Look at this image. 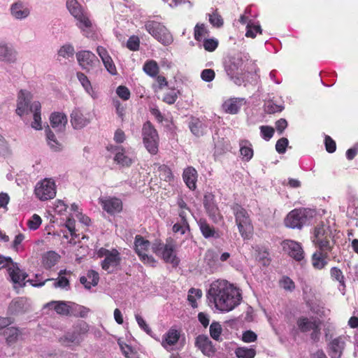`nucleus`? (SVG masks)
<instances>
[{"label":"nucleus","mask_w":358,"mask_h":358,"mask_svg":"<svg viewBox=\"0 0 358 358\" xmlns=\"http://www.w3.org/2000/svg\"><path fill=\"white\" fill-rule=\"evenodd\" d=\"M208 299L221 311H230L237 306L242 297L238 289L225 280L215 281L210 285Z\"/></svg>","instance_id":"1"},{"label":"nucleus","mask_w":358,"mask_h":358,"mask_svg":"<svg viewBox=\"0 0 358 358\" xmlns=\"http://www.w3.org/2000/svg\"><path fill=\"white\" fill-rule=\"evenodd\" d=\"M31 99V94L26 90H21L18 94L16 113L22 116L25 113H33L34 121L31 123V127L40 130L42 129L41 103L38 101H34L30 104Z\"/></svg>","instance_id":"2"},{"label":"nucleus","mask_w":358,"mask_h":358,"mask_svg":"<svg viewBox=\"0 0 358 358\" xmlns=\"http://www.w3.org/2000/svg\"><path fill=\"white\" fill-rule=\"evenodd\" d=\"M243 58L241 53L230 57L224 62V70L231 80L236 85H241L244 80L242 77Z\"/></svg>","instance_id":"3"},{"label":"nucleus","mask_w":358,"mask_h":358,"mask_svg":"<svg viewBox=\"0 0 358 358\" xmlns=\"http://www.w3.org/2000/svg\"><path fill=\"white\" fill-rule=\"evenodd\" d=\"M145 29L155 39L164 45H169L173 42V36L166 27L159 22L148 21L145 24Z\"/></svg>","instance_id":"4"},{"label":"nucleus","mask_w":358,"mask_h":358,"mask_svg":"<svg viewBox=\"0 0 358 358\" xmlns=\"http://www.w3.org/2000/svg\"><path fill=\"white\" fill-rule=\"evenodd\" d=\"M142 136L146 150L151 155H156L158 152L159 136L150 122L148 121L143 124Z\"/></svg>","instance_id":"5"},{"label":"nucleus","mask_w":358,"mask_h":358,"mask_svg":"<svg viewBox=\"0 0 358 358\" xmlns=\"http://www.w3.org/2000/svg\"><path fill=\"white\" fill-rule=\"evenodd\" d=\"M66 7L70 13L77 20V26L83 32V34L88 37V31L92 26L91 21L83 13L82 8L77 0H67Z\"/></svg>","instance_id":"6"},{"label":"nucleus","mask_w":358,"mask_h":358,"mask_svg":"<svg viewBox=\"0 0 358 358\" xmlns=\"http://www.w3.org/2000/svg\"><path fill=\"white\" fill-rule=\"evenodd\" d=\"M316 215V211L311 208H295L290 211L285 218V224H305L310 222Z\"/></svg>","instance_id":"7"},{"label":"nucleus","mask_w":358,"mask_h":358,"mask_svg":"<svg viewBox=\"0 0 358 358\" xmlns=\"http://www.w3.org/2000/svg\"><path fill=\"white\" fill-rule=\"evenodd\" d=\"M34 192L36 197L41 201L51 199L56 195L55 183L50 179H44L37 183Z\"/></svg>","instance_id":"8"},{"label":"nucleus","mask_w":358,"mask_h":358,"mask_svg":"<svg viewBox=\"0 0 358 358\" xmlns=\"http://www.w3.org/2000/svg\"><path fill=\"white\" fill-rule=\"evenodd\" d=\"M98 202L102 209L111 215L120 213L123 209L122 201L116 196H101L98 199Z\"/></svg>","instance_id":"9"},{"label":"nucleus","mask_w":358,"mask_h":358,"mask_svg":"<svg viewBox=\"0 0 358 358\" xmlns=\"http://www.w3.org/2000/svg\"><path fill=\"white\" fill-rule=\"evenodd\" d=\"M150 241L145 240L141 236L137 235L135 237L134 248L136 252L140 257L141 259L145 264H149L154 266L155 260L152 256H148L145 253L150 247Z\"/></svg>","instance_id":"10"},{"label":"nucleus","mask_w":358,"mask_h":358,"mask_svg":"<svg viewBox=\"0 0 358 358\" xmlns=\"http://www.w3.org/2000/svg\"><path fill=\"white\" fill-rule=\"evenodd\" d=\"M76 58L83 69L89 71L91 67L99 63L96 56L90 51L83 50L76 53Z\"/></svg>","instance_id":"11"},{"label":"nucleus","mask_w":358,"mask_h":358,"mask_svg":"<svg viewBox=\"0 0 358 358\" xmlns=\"http://www.w3.org/2000/svg\"><path fill=\"white\" fill-rule=\"evenodd\" d=\"M282 246L284 252L296 261H301L303 259V250L297 242L285 240L282 242Z\"/></svg>","instance_id":"12"},{"label":"nucleus","mask_w":358,"mask_h":358,"mask_svg":"<svg viewBox=\"0 0 358 358\" xmlns=\"http://www.w3.org/2000/svg\"><path fill=\"white\" fill-rule=\"evenodd\" d=\"M195 345L204 355L208 357L213 356L216 351L212 341L206 335H199L196 338Z\"/></svg>","instance_id":"13"},{"label":"nucleus","mask_w":358,"mask_h":358,"mask_svg":"<svg viewBox=\"0 0 358 358\" xmlns=\"http://www.w3.org/2000/svg\"><path fill=\"white\" fill-rule=\"evenodd\" d=\"M10 12L13 17L18 20H22L29 15L30 9L24 2L18 0L11 4Z\"/></svg>","instance_id":"14"},{"label":"nucleus","mask_w":358,"mask_h":358,"mask_svg":"<svg viewBox=\"0 0 358 358\" xmlns=\"http://www.w3.org/2000/svg\"><path fill=\"white\" fill-rule=\"evenodd\" d=\"M120 252L116 249H113V252L102 261L101 267L103 270L110 273L120 264Z\"/></svg>","instance_id":"15"},{"label":"nucleus","mask_w":358,"mask_h":358,"mask_svg":"<svg viewBox=\"0 0 358 358\" xmlns=\"http://www.w3.org/2000/svg\"><path fill=\"white\" fill-rule=\"evenodd\" d=\"M203 203L213 221L217 222L218 208L215 203V195L211 192H206L203 196Z\"/></svg>","instance_id":"16"},{"label":"nucleus","mask_w":358,"mask_h":358,"mask_svg":"<svg viewBox=\"0 0 358 358\" xmlns=\"http://www.w3.org/2000/svg\"><path fill=\"white\" fill-rule=\"evenodd\" d=\"M71 213L69 216L66 217L65 224H75L76 222L80 224H89L90 222V217L80 210L77 204H71Z\"/></svg>","instance_id":"17"},{"label":"nucleus","mask_w":358,"mask_h":358,"mask_svg":"<svg viewBox=\"0 0 358 358\" xmlns=\"http://www.w3.org/2000/svg\"><path fill=\"white\" fill-rule=\"evenodd\" d=\"M67 117L64 113L55 112L50 117V125L57 132H63L67 124Z\"/></svg>","instance_id":"18"},{"label":"nucleus","mask_w":358,"mask_h":358,"mask_svg":"<svg viewBox=\"0 0 358 358\" xmlns=\"http://www.w3.org/2000/svg\"><path fill=\"white\" fill-rule=\"evenodd\" d=\"M17 59V52L8 44L0 42V61L14 63Z\"/></svg>","instance_id":"19"},{"label":"nucleus","mask_w":358,"mask_h":358,"mask_svg":"<svg viewBox=\"0 0 358 358\" xmlns=\"http://www.w3.org/2000/svg\"><path fill=\"white\" fill-rule=\"evenodd\" d=\"M174 252V245L171 243H167L165 244V248H164L162 253L159 255L162 257L163 259L166 263H170L173 265V267H176L179 264V259L176 257Z\"/></svg>","instance_id":"20"},{"label":"nucleus","mask_w":358,"mask_h":358,"mask_svg":"<svg viewBox=\"0 0 358 358\" xmlns=\"http://www.w3.org/2000/svg\"><path fill=\"white\" fill-rule=\"evenodd\" d=\"M177 205L179 208L178 214L181 224H188L193 215L181 196H178L177 198Z\"/></svg>","instance_id":"21"},{"label":"nucleus","mask_w":358,"mask_h":358,"mask_svg":"<svg viewBox=\"0 0 358 358\" xmlns=\"http://www.w3.org/2000/svg\"><path fill=\"white\" fill-rule=\"evenodd\" d=\"M197 171L192 166L186 168L182 173V178L186 185L191 190H194L196 187Z\"/></svg>","instance_id":"22"},{"label":"nucleus","mask_w":358,"mask_h":358,"mask_svg":"<svg viewBox=\"0 0 358 358\" xmlns=\"http://www.w3.org/2000/svg\"><path fill=\"white\" fill-rule=\"evenodd\" d=\"M71 123L74 129H80L87 126L90 123V120L83 115L80 110L75 109L71 114Z\"/></svg>","instance_id":"23"},{"label":"nucleus","mask_w":358,"mask_h":358,"mask_svg":"<svg viewBox=\"0 0 358 358\" xmlns=\"http://www.w3.org/2000/svg\"><path fill=\"white\" fill-rule=\"evenodd\" d=\"M243 99L231 98L225 101L222 105L224 110L227 113L236 114L239 111Z\"/></svg>","instance_id":"24"},{"label":"nucleus","mask_w":358,"mask_h":358,"mask_svg":"<svg viewBox=\"0 0 358 358\" xmlns=\"http://www.w3.org/2000/svg\"><path fill=\"white\" fill-rule=\"evenodd\" d=\"M231 208L236 217V224H250V220L245 209L237 203L234 204Z\"/></svg>","instance_id":"25"},{"label":"nucleus","mask_w":358,"mask_h":358,"mask_svg":"<svg viewBox=\"0 0 358 358\" xmlns=\"http://www.w3.org/2000/svg\"><path fill=\"white\" fill-rule=\"evenodd\" d=\"M113 152H115L114 161L123 166H129L132 164V160L124 153V150L121 146H115Z\"/></svg>","instance_id":"26"},{"label":"nucleus","mask_w":358,"mask_h":358,"mask_svg":"<svg viewBox=\"0 0 358 358\" xmlns=\"http://www.w3.org/2000/svg\"><path fill=\"white\" fill-rule=\"evenodd\" d=\"M3 335L7 344L12 345L17 341L20 336V331L17 328L11 327L3 329Z\"/></svg>","instance_id":"27"},{"label":"nucleus","mask_w":358,"mask_h":358,"mask_svg":"<svg viewBox=\"0 0 358 358\" xmlns=\"http://www.w3.org/2000/svg\"><path fill=\"white\" fill-rule=\"evenodd\" d=\"M82 337L76 336V333L72 331L66 332L64 336L59 338V342L65 346H70L71 344L80 345L82 341Z\"/></svg>","instance_id":"28"},{"label":"nucleus","mask_w":358,"mask_h":358,"mask_svg":"<svg viewBox=\"0 0 358 358\" xmlns=\"http://www.w3.org/2000/svg\"><path fill=\"white\" fill-rule=\"evenodd\" d=\"M60 255L55 251H48L43 255L42 262L44 267L47 269L51 268L59 260Z\"/></svg>","instance_id":"29"},{"label":"nucleus","mask_w":358,"mask_h":358,"mask_svg":"<svg viewBox=\"0 0 358 358\" xmlns=\"http://www.w3.org/2000/svg\"><path fill=\"white\" fill-rule=\"evenodd\" d=\"M345 343L341 338L338 337L334 339L330 343L331 356V358H340L343 350L344 349Z\"/></svg>","instance_id":"30"},{"label":"nucleus","mask_w":358,"mask_h":358,"mask_svg":"<svg viewBox=\"0 0 358 358\" xmlns=\"http://www.w3.org/2000/svg\"><path fill=\"white\" fill-rule=\"evenodd\" d=\"M189 128L194 136L199 137L203 136L206 127L199 119L192 117L189 122Z\"/></svg>","instance_id":"31"},{"label":"nucleus","mask_w":358,"mask_h":358,"mask_svg":"<svg viewBox=\"0 0 358 358\" xmlns=\"http://www.w3.org/2000/svg\"><path fill=\"white\" fill-rule=\"evenodd\" d=\"M333 230L330 225H320L315 229V239H330Z\"/></svg>","instance_id":"32"},{"label":"nucleus","mask_w":358,"mask_h":358,"mask_svg":"<svg viewBox=\"0 0 358 358\" xmlns=\"http://www.w3.org/2000/svg\"><path fill=\"white\" fill-rule=\"evenodd\" d=\"M25 303L23 299L13 300L8 306V313L10 315H17L25 312Z\"/></svg>","instance_id":"33"},{"label":"nucleus","mask_w":358,"mask_h":358,"mask_svg":"<svg viewBox=\"0 0 358 358\" xmlns=\"http://www.w3.org/2000/svg\"><path fill=\"white\" fill-rule=\"evenodd\" d=\"M8 271L11 280L15 284L20 283V281L25 280L28 276L26 273L21 271L17 264H14V268L9 267Z\"/></svg>","instance_id":"34"},{"label":"nucleus","mask_w":358,"mask_h":358,"mask_svg":"<svg viewBox=\"0 0 358 358\" xmlns=\"http://www.w3.org/2000/svg\"><path fill=\"white\" fill-rule=\"evenodd\" d=\"M77 78L80 81V84L86 91V92L90 94L93 99H96L97 97L96 93L93 90L91 83L87 78V77L82 72L77 73Z\"/></svg>","instance_id":"35"},{"label":"nucleus","mask_w":358,"mask_h":358,"mask_svg":"<svg viewBox=\"0 0 358 358\" xmlns=\"http://www.w3.org/2000/svg\"><path fill=\"white\" fill-rule=\"evenodd\" d=\"M46 140L48 145L53 151H59L62 150V144L57 140L55 134L49 128L45 129Z\"/></svg>","instance_id":"36"},{"label":"nucleus","mask_w":358,"mask_h":358,"mask_svg":"<svg viewBox=\"0 0 358 358\" xmlns=\"http://www.w3.org/2000/svg\"><path fill=\"white\" fill-rule=\"evenodd\" d=\"M49 306H54L57 313L62 315H69L71 313V308L65 301H52L48 304Z\"/></svg>","instance_id":"37"},{"label":"nucleus","mask_w":358,"mask_h":358,"mask_svg":"<svg viewBox=\"0 0 358 358\" xmlns=\"http://www.w3.org/2000/svg\"><path fill=\"white\" fill-rule=\"evenodd\" d=\"M143 69L145 73L151 77H155L159 72L158 64L154 60L145 62Z\"/></svg>","instance_id":"38"},{"label":"nucleus","mask_w":358,"mask_h":358,"mask_svg":"<svg viewBox=\"0 0 358 358\" xmlns=\"http://www.w3.org/2000/svg\"><path fill=\"white\" fill-rule=\"evenodd\" d=\"M327 256L321 252H316L313 255V266L317 269H321L327 264L325 260Z\"/></svg>","instance_id":"39"},{"label":"nucleus","mask_w":358,"mask_h":358,"mask_svg":"<svg viewBox=\"0 0 358 358\" xmlns=\"http://www.w3.org/2000/svg\"><path fill=\"white\" fill-rule=\"evenodd\" d=\"M235 354L238 358H254L256 351L254 348L239 347L236 350Z\"/></svg>","instance_id":"40"},{"label":"nucleus","mask_w":358,"mask_h":358,"mask_svg":"<svg viewBox=\"0 0 358 358\" xmlns=\"http://www.w3.org/2000/svg\"><path fill=\"white\" fill-rule=\"evenodd\" d=\"M297 325L299 329L302 332H307L312 329L315 328L316 324L315 322H310L306 317H300L297 320Z\"/></svg>","instance_id":"41"},{"label":"nucleus","mask_w":358,"mask_h":358,"mask_svg":"<svg viewBox=\"0 0 358 358\" xmlns=\"http://www.w3.org/2000/svg\"><path fill=\"white\" fill-rule=\"evenodd\" d=\"M210 23L217 28L222 27L224 24L222 16L218 13L217 10H213L212 13L208 14Z\"/></svg>","instance_id":"42"},{"label":"nucleus","mask_w":358,"mask_h":358,"mask_svg":"<svg viewBox=\"0 0 358 358\" xmlns=\"http://www.w3.org/2000/svg\"><path fill=\"white\" fill-rule=\"evenodd\" d=\"M218 254L213 250H208L205 254L204 261L210 266L213 267L218 261Z\"/></svg>","instance_id":"43"},{"label":"nucleus","mask_w":358,"mask_h":358,"mask_svg":"<svg viewBox=\"0 0 358 358\" xmlns=\"http://www.w3.org/2000/svg\"><path fill=\"white\" fill-rule=\"evenodd\" d=\"M257 33H262L260 25H255L250 20L247 24L245 36L247 37L255 38Z\"/></svg>","instance_id":"44"},{"label":"nucleus","mask_w":358,"mask_h":358,"mask_svg":"<svg viewBox=\"0 0 358 358\" xmlns=\"http://www.w3.org/2000/svg\"><path fill=\"white\" fill-rule=\"evenodd\" d=\"M222 329L219 322H212V324L210 326V334L213 339L219 341L220 334H222Z\"/></svg>","instance_id":"45"},{"label":"nucleus","mask_w":358,"mask_h":358,"mask_svg":"<svg viewBox=\"0 0 358 358\" xmlns=\"http://www.w3.org/2000/svg\"><path fill=\"white\" fill-rule=\"evenodd\" d=\"M238 229L244 239H250L253 234V225H238Z\"/></svg>","instance_id":"46"},{"label":"nucleus","mask_w":358,"mask_h":358,"mask_svg":"<svg viewBox=\"0 0 358 358\" xmlns=\"http://www.w3.org/2000/svg\"><path fill=\"white\" fill-rule=\"evenodd\" d=\"M159 177L165 181H170L173 178L171 170L166 165L159 166Z\"/></svg>","instance_id":"47"},{"label":"nucleus","mask_w":358,"mask_h":358,"mask_svg":"<svg viewBox=\"0 0 358 358\" xmlns=\"http://www.w3.org/2000/svg\"><path fill=\"white\" fill-rule=\"evenodd\" d=\"M262 137L265 141H269L274 134V129L270 126L262 125L259 127Z\"/></svg>","instance_id":"48"},{"label":"nucleus","mask_w":358,"mask_h":358,"mask_svg":"<svg viewBox=\"0 0 358 358\" xmlns=\"http://www.w3.org/2000/svg\"><path fill=\"white\" fill-rule=\"evenodd\" d=\"M89 330L88 324L84 321H80L73 329L76 336L81 337L82 335L85 334Z\"/></svg>","instance_id":"49"},{"label":"nucleus","mask_w":358,"mask_h":358,"mask_svg":"<svg viewBox=\"0 0 358 358\" xmlns=\"http://www.w3.org/2000/svg\"><path fill=\"white\" fill-rule=\"evenodd\" d=\"M179 337L180 334L177 330L171 329L167 333L165 341L168 345H173L178 342Z\"/></svg>","instance_id":"50"},{"label":"nucleus","mask_w":358,"mask_h":358,"mask_svg":"<svg viewBox=\"0 0 358 358\" xmlns=\"http://www.w3.org/2000/svg\"><path fill=\"white\" fill-rule=\"evenodd\" d=\"M208 34V30L205 27L204 24L197 23L194 27V38L197 41L201 40L202 36Z\"/></svg>","instance_id":"51"},{"label":"nucleus","mask_w":358,"mask_h":358,"mask_svg":"<svg viewBox=\"0 0 358 358\" xmlns=\"http://www.w3.org/2000/svg\"><path fill=\"white\" fill-rule=\"evenodd\" d=\"M203 46L206 51L213 52L218 46V41L215 38H206L203 41Z\"/></svg>","instance_id":"52"},{"label":"nucleus","mask_w":358,"mask_h":358,"mask_svg":"<svg viewBox=\"0 0 358 358\" xmlns=\"http://www.w3.org/2000/svg\"><path fill=\"white\" fill-rule=\"evenodd\" d=\"M74 54V48L71 45H64L60 48L58 51L59 56L62 57H69Z\"/></svg>","instance_id":"53"},{"label":"nucleus","mask_w":358,"mask_h":358,"mask_svg":"<svg viewBox=\"0 0 358 358\" xmlns=\"http://www.w3.org/2000/svg\"><path fill=\"white\" fill-rule=\"evenodd\" d=\"M140 45V40L136 36H131L127 41V47L132 51L138 50Z\"/></svg>","instance_id":"54"},{"label":"nucleus","mask_w":358,"mask_h":358,"mask_svg":"<svg viewBox=\"0 0 358 358\" xmlns=\"http://www.w3.org/2000/svg\"><path fill=\"white\" fill-rule=\"evenodd\" d=\"M289 141L287 138L282 137L280 138L275 144V150L279 154H283L286 152Z\"/></svg>","instance_id":"55"},{"label":"nucleus","mask_w":358,"mask_h":358,"mask_svg":"<svg viewBox=\"0 0 358 358\" xmlns=\"http://www.w3.org/2000/svg\"><path fill=\"white\" fill-rule=\"evenodd\" d=\"M200 229L205 238L218 236L215 230L210 225H200Z\"/></svg>","instance_id":"56"},{"label":"nucleus","mask_w":358,"mask_h":358,"mask_svg":"<svg viewBox=\"0 0 358 358\" xmlns=\"http://www.w3.org/2000/svg\"><path fill=\"white\" fill-rule=\"evenodd\" d=\"M215 71L211 69H206L201 73V79L207 83L213 81L215 78Z\"/></svg>","instance_id":"57"},{"label":"nucleus","mask_w":358,"mask_h":358,"mask_svg":"<svg viewBox=\"0 0 358 358\" xmlns=\"http://www.w3.org/2000/svg\"><path fill=\"white\" fill-rule=\"evenodd\" d=\"M257 252V259L263 265L266 266L270 263V259L268 258V252L266 250L260 251L256 250Z\"/></svg>","instance_id":"58"},{"label":"nucleus","mask_w":358,"mask_h":358,"mask_svg":"<svg viewBox=\"0 0 358 358\" xmlns=\"http://www.w3.org/2000/svg\"><path fill=\"white\" fill-rule=\"evenodd\" d=\"M116 93L120 98L124 101L128 100L130 97V92L125 86H119L116 90Z\"/></svg>","instance_id":"59"},{"label":"nucleus","mask_w":358,"mask_h":358,"mask_svg":"<svg viewBox=\"0 0 358 358\" xmlns=\"http://www.w3.org/2000/svg\"><path fill=\"white\" fill-rule=\"evenodd\" d=\"M324 144L326 150L328 152L333 153L336 151V142L330 136H325Z\"/></svg>","instance_id":"60"},{"label":"nucleus","mask_w":358,"mask_h":358,"mask_svg":"<svg viewBox=\"0 0 358 358\" xmlns=\"http://www.w3.org/2000/svg\"><path fill=\"white\" fill-rule=\"evenodd\" d=\"M52 208L55 213L62 215L64 211L66 210L67 206L62 200H57L53 204Z\"/></svg>","instance_id":"61"},{"label":"nucleus","mask_w":358,"mask_h":358,"mask_svg":"<svg viewBox=\"0 0 358 358\" xmlns=\"http://www.w3.org/2000/svg\"><path fill=\"white\" fill-rule=\"evenodd\" d=\"M257 334L251 330H248L243 332L242 336V340L245 343L254 342L257 340Z\"/></svg>","instance_id":"62"},{"label":"nucleus","mask_w":358,"mask_h":358,"mask_svg":"<svg viewBox=\"0 0 358 358\" xmlns=\"http://www.w3.org/2000/svg\"><path fill=\"white\" fill-rule=\"evenodd\" d=\"M280 285L285 290L292 291L295 288L294 282L289 277H284Z\"/></svg>","instance_id":"63"},{"label":"nucleus","mask_w":358,"mask_h":358,"mask_svg":"<svg viewBox=\"0 0 358 358\" xmlns=\"http://www.w3.org/2000/svg\"><path fill=\"white\" fill-rule=\"evenodd\" d=\"M240 152L246 161L250 160L253 156V150L250 147L241 146Z\"/></svg>","instance_id":"64"}]
</instances>
